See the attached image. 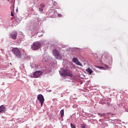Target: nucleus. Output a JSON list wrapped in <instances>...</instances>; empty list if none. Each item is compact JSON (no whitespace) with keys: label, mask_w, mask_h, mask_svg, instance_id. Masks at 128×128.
<instances>
[{"label":"nucleus","mask_w":128,"mask_h":128,"mask_svg":"<svg viewBox=\"0 0 128 128\" xmlns=\"http://www.w3.org/2000/svg\"><path fill=\"white\" fill-rule=\"evenodd\" d=\"M60 74L62 76H70V78H72V74L66 68H62L61 71H59Z\"/></svg>","instance_id":"nucleus-1"},{"label":"nucleus","mask_w":128,"mask_h":128,"mask_svg":"<svg viewBox=\"0 0 128 128\" xmlns=\"http://www.w3.org/2000/svg\"><path fill=\"white\" fill-rule=\"evenodd\" d=\"M52 54H53V56H54L55 58H56V60H62V54H60V52H58V50L56 49L54 50H52Z\"/></svg>","instance_id":"nucleus-2"},{"label":"nucleus","mask_w":128,"mask_h":128,"mask_svg":"<svg viewBox=\"0 0 128 128\" xmlns=\"http://www.w3.org/2000/svg\"><path fill=\"white\" fill-rule=\"evenodd\" d=\"M12 52L16 58H20L22 56V52H20V50L18 48H14L12 49Z\"/></svg>","instance_id":"nucleus-3"},{"label":"nucleus","mask_w":128,"mask_h":128,"mask_svg":"<svg viewBox=\"0 0 128 128\" xmlns=\"http://www.w3.org/2000/svg\"><path fill=\"white\" fill-rule=\"evenodd\" d=\"M40 42L36 41L33 43L32 46H31V48L33 50H36L40 48Z\"/></svg>","instance_id":"nucleus-4"},{"label":"nucleus","mask_w":128,"mask_h":128,"mask_svg":"<svg viewBox=\"0 0 128 128\" xmlns=\"http://www.w3.org/2000/svg\"><path fill=\"white\" fill-rule=\"evenodd\" d=\"M44 72H42L38 70L34 72L32 74H31V78H40Z\"/></svg>","instance_id":"nucleus-5"},{"label":"nucleus","mask_w":128,"mask_h":128,"mask_svg":"<svg viewBox=\"0 0 128 128\" xmlns=\"http://www.w3.org/2000/svg\"><path fill=\"white\" fill-rule=\"evenodd\" d=\"M37 98L40 102L41 106H42V104H44V96L42 94H40L38 96Z\"/></svg>","instance_id":"nucleus-6"},{"label":"nucleus","mask_w":128,"mask_h":128,"mask_svg":"<svg viewBox=\"0 0 128 128\" xmlns=\"http://www.w3.org/2000/svg\"><path fill=\"white\" fill-rule=\"evenodd\" d=\"M48 14L50 18H54V16H56L58 14V13L54 10H50Z\"/></svg>","instance_id":"nucleus-7"},{"label":"nucleus","mask_w":128,"mask_h":128,"mask_svg":"<svg viewBox=\"0 0 128 128\" xmlns=\"http://www.w3.org/2000/svg\"><path fill=\"white\" fill-rule=\"evenodd\" d=\"M72 62H74V64H76L77 66H82V64L81 62L80 61H78V59L77 58H73Z\"/></svg>","instance_id":"nucleus-8"},{"label":"nucleus","mask_w":128,"mask_h":128,"mask_svg":"<svg viewBox=\"0 0 128 128\" xmlns=\"http://www.w3.org/2000/svg\"><path fill=\"white\" fill-rule=\"evenodd\" d=\"M50 56L46 55V54H44L42 55V62H48L50 60Z\"/></svg>","instance_id":"nucleus-9"},{"label":"nucleus","mask_w":128,"mask_h":128,"mask_svg":"<svg viewBox=\"0 0 128 128\" xmlns=\"http://www.w3.org/2000/svg\"><path fill=\"white\" fill-rule=\"evenodd\" d=\"M16 36H18V32H14L10 34V36L12 40H16Z\"/></svg>","instance_id":"nucleus-10"},{"label":"nucleus","mask_w":128,"mask_h":128,"mask_svg":"<svg viewBox=\"0 0 128 128\" xmlns=\"http://www.w3.org/2000/svg\"><path fill=\"white\" fill-rule=\"evenodd\" d=\"M38 20H37V21H36V24H35L34 26V24H30L31 30H36V28H38Z\"/></svg>","instance_id":"nucleus-11"},{"label":"nucleus","mask_w":128,"mask_h":128,"mask_svg":"<svg viewBox=\"0 0 128 128\" xmlns=\"http://www.w3.org/2000/svg\"><path fill=\"white\" fill-rule=\"evenodd\" d=\"M102 58V60H104V62H108V58H110L108 56H106L105 54H103Z\"/></svg>","instance_id":"nucleus-12"},{"label":"nucleus","mask_w":128,"mask_h":128,"mask_svg":"<svg viewBox=\"0 0 128 128\" xmlns=\"http://www.w3.org/2000/svg\"><path fill=\"white\" fill-rule=\"evenodd\" d=\"M6 112V107L4 105H2L0 106V112L2 114V112Z\"/></svg>","instance_id":"nucleus-13"},{"label":"nucleus","mask_w":128,"mask_h":128,"mask_svg":"<svg viewBox=\"0 0 128 128\" xmlns=\"http://www.w3.org/2000/svg\"><path fill=\"white\" fill-rule=\"evenodd\" d=\"M86 72H88V74H92V72H94V71H92V69H90V68H88L86 70Z\"/></svg>","instance_id":"nucleus-14"},{"label":"nucleus","mask_w":128,"mask_h":128,"mask_svg":"<svg viewBox=\"0 0 128 128\" xmlns=\"http://www.w3.org/2000/svg\"><path fill=\"white\" fill-rule=\"evenodd\" d=\"M99 68H100V70H102V68H108V66L106 64H104V67L99 66Z\"/></svg>","instance_id":"nucleus-15"},{"label":"nucleus","mask_w":128,"mask_h":128,"mask_svg":"<svg viewBox=\"0 0 128 128\" xmlns=\"http://www.w3.org/2000/svg\"><path fill=\"white\" fill-rule=\"evenodd\" d=\"M15 20L16 22H20L22 20V18L20 17H16Z\"/></svg>","instance_id":"nucleus-16"},{"label":"nucleus","mask_w":128,"mask_h":128,"mask_svg":"<svg viewBox=\"0 0 128 128\" xmlns=\"http://www.w3.org/2000/svg\"><path fill=\"white\" fill-rule=\"evenodd\" d=\"M34 4H40V0H32Z\"/></svg>","instance_id":"nucleus-17"},{"label":"nucleus","mask_w":128,"mask_h":128,"mask_svg":"<svg viewBox=\"0 0 128 128\" xmlns=\"http://www.w3.org/2000/svg\"><path fill=\"white\" fill-rule=\"evenodd\" d=\"M60 114H61V118H62V116H64V110H62L60 111Z\"/></svg>","instance_id":"nucleus-18"},{"label":"nucleus","mask_w":128,"mask_h":128,"mask_svg":"<svg viewBox=\"0 0 128 128\" xmlns=\"http://www.w3.org/2000/svg\"><path fill=\"white\" fill-rule=\"evenodd\" d=\"M32 14H38V12H36L34 11V10H32Z\"/></svg>","instance_id":"nucleus-19"},{"label":"nucleus","mask_w":128,"mask_h":128,"mask_svg":"<svg viewBox=\"0 0 128 128\" xmlns=\"http://www.w3.org/2000/svg\"><path fill=\"white\" fill-rule=\"evenodd\" d=\"M44 8V4L42 3L40 5V8Z\"/></svg>","instance_id":"nucleus-20"},{"label":"nucleus","mask_w":128,"mask_h":128,"mask_svg":"<svg viewBox=\"0 0 128 128\" xmlns=\"http://www.w3.org/2000/svg\"><path fill=\"white\" fill-rule=\"evenodd\" d=\"M104 114H98V115L100 116H104Z\"/></svg>","instance_id":"nucleus-21"},{"label":"nucleus","mask_w":128,"mask_h":128,"mask_svg":"<svg viewBox=\"0 0 128 128\" xmlns=\"http://www.w3.org/2000/svg\"><path fill=\"white\" fill-rule=\"evenodd\" d=\"M81 128H86V124H81Z\"/></svg>","instance_id":"nucleus-22"},{"label":"nucleus","mask_w":128,"mask_h":128,"mask_svg":"<svg viewBox=\"0 0 128 128\" xmlns=\"http://www.w3.org/2000/svg\"><path fill=\"white\" fill-rule=\"evenodd\" d=\"M38 10H39V12H42V11L44 10V8H38Z\"/></svg>","instance_id":"nucleus-23"},{"label":"nucleus","mask_w":128,"mask_h":128,"mask_svg":"<svg viewBox=\"0 0 128 128\" xmlns=\"http://www.w3.org/2000/svg\"><path fill=\"white\" fill-rule=\"evenodd\" d=\"M70 126L72 128H76V126L72 124H70Z\"/></svg>","instance_id":"nucleus-24"},{"label":"nucleus","mask_w":128,"mask_h":128,"mask_svg":"<svg viewBox=\"0 0 128 128\" xmlns=\"http://www.w3.org/2000/svg\"><path fill=\"white\" fill-rule=\"evenodd\" d=\"M72 108H78V105L76 104L73 105Z\"/></svg>","instance_id":"nucleus-25"},{"label":"nucleus","mask_w":128,"mask_h":128,"mask_svg":"<svg viewBox=\"0 0 128 128\" xmlns=\"http://www.w3.org/2000/svg\"><path fill=\"white\" fill-rule=\"evenodd\" d=\"M53 4H54V6H56V2H53Z\"/></svg>","instance_id":"nucleus-26"},{"label":"nucleus","mask_w":128,"mask_h":128,"mask_svg":"<svg viewBox=\"0 0 128 128\" xmlns=\"http://www.w3.org/2000/svg\"><path fill=\"white\" fill-rule=\"evenodd\" d=\"M11 16H14V14L12 13V12H11Z\"/></svg>","instance_id":"nucleus-27"},{"label":"nucleus","mask_w":128,"mask_h":128,"mask_svg":"<svg viewBox=\"0 0 128 128\" xmlns=\"http://www.w3.org/2000/svg\"><path fill=\"white\" fill-rule=\"evenodd\" d=\"M58 16L59 18H60V16H62V14H58Z\"/></svg>","instance_id":"nucleus-28"},{"label":"nucleus","mask_w":128,"mask_h":128,"mask_svg":"<svg viewBox=\"0 0 128 128\" xmlns=\"http://www.w3.org/2000/svg\"><path fill=\"white\" fill-rule=\"evenodd\" d=\"M92 56H96V54H92Z\"/></svg>","instance_id":"nucleus-29"},{"label":"nucleus","mask_w":128,"mask_h":128,"mask_svg":"<svg viewBox=\"0 0 128 128\" xmlns=\"http://www.w3.org/2000/svg\"><path fill=\"white\" fill-rule=\"evenodd\" d=\"M8 2H12V0H8Z\"/></svg>","instance_id":"nucleus-30"},{"label":"nucleus","mask_w":128,"mask_h":128,"mask_svg":"<svg viewBox=\"0 0 128 128\" xmlns=\"http://www.w3.org/2000/svg\"><path fill=\"white\" fill-rule=\"evenodd\" d=\"M52 92V90H49V92Z\"/></svg>","instance_id":"nucleus-31"},{"label":"nucleus","mask_w":128,"mask_h":128,"mask_svg":"<svg viewBox=\"0 0 128 128\" xmlns=\"http://www.w3.org/2000/svg\"><path fill=\"white\" fill-rule=\"evenodd\" d=\"M99 122H102V120L100 119V120H99Z\"/></svg>","instance_id":"nucleus-32"},{"label":"nucleus","mask_w":128,"mask_h":128,"mask_svg":"<svg viewBox=\"0 0 128 128\" xmlns=\"http://www.w3.org/2000/svg\"><path fill=\"white\" fill-rule=\"evenodd\" d=\"M52 2H54V0H52Z\"/></svg>","instance_id":"nucleus-33"}]
</instances>
